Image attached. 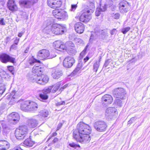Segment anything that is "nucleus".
<instances>
[{
	"instance_id": "nucleus-1",
	"label": "nucleus",
	"mask_w": 150,
	"mask_h": 150,
	"mask_svg": "<svg viewBox=\"0 0 150 150\" xmlns=\"http://www.w3.org/2000/svg\"><path fill=\"white\" fill-rule=\"evenodd\" d=\"M43 70L41 66L35 65L32 69V74L30 75L29 80L41 85L47 83L49 79L48 77L44 75H40Z\"/></svg>"
},
{
	"instance_id": "nucleus-2",
	"label": "nucleus",
	"mask_w": 150,
	"mask_h": 150,
	"mask_svg": "<svg viewBox=\"0 0 150 150\" xmlns=\"http://www.w3.org/2000/svg\"><path fill=\"white\" fill-rule=\"evenodd\" d=\"M91 128L88 125L83 122H79L77 126L76 129L74 130L73 136L74 138L82 134H90Z\"/></svg>"
},
{
	"instance_id": "nucleus-3",
	"label": "nucleus",
	"mask_w": 150,
	"mask_h": 150,
	"mask_svg": "<svg viewBox=\"0 0 150 150\" xmlns=\"http://www.w3.org/2000/svg\"><path fill=\"white\" fill-rule=\"evenodd\" d=\"M95 9V6L93 3H91L89 6L84 12L80 16L79 20L80 21L84 22L87 23L91 18V14L93 13Z\"/></svg>"
},
{
	"instance_id": "nucleus-4",
	"label": "nucleus",
	"mask_w": 150,
	"mask_h": 150,
	"mask_svg": "<svg viewBox=\"0 0 150 150\" xmlns=\"http://www.w3.org/2000/svg\"><path fill=\"white\" fill-rule=\"evenodd\" d=\"M38 107V104L35 102L27 101L24 102L21 105V109L25 112L30 111L33 112L37 110Z\"/></svg>"
},
{
	"instance_id": "nucleus-5",
	"label": "nucleus",
	"mask_w": 150,
	"mask_h": 150,
	"mask_svg": "<svg viewBox=\"0 0 150 150\" xmlns=\"http://www.w3.org/2000/svg\"><path fill=\"white\" fill-rule=\"evenodd\" d=\"M28 132V128L25 125H22L17 128L15 131V135L17 139L22 140L25 137Z\"/></svg>"
},
{
	"instance_id": "nucleus-6",
	"label": "nucleus",
	"mask_w": 150,
	"mask_h": 150,
	"mask_svg": "<svg viewBox=\"0 0 150 150\" xmlns=\"http://www.w3.org/2000/svg\"><path fill=\"white\" fill-rule=\"evenodd\" d=\"M66 29L65 27L57 23L52 24L51 26V28L49 30V31H51L54 34L60 35L63 34Z\"/></svg>"
},
{
	"instance_id": "nucleus-7",
	"label": "nucleus",
	"mask_w": 150,
	"mask_h": 150,
	"mask_svg": "<svg viewBox=\"0 0 150 150\" xmlns=\"http://www.w3.org/2000/svg\"><path fill=\"white\" fill-rule=\"evenodd\" d=\"M107 124L102 120L97 121L93 124L94 128L99 132H103L105 131L107 127Z\"/></svg>"
},
{
	"instance_id": "nucleus-8",
	"label": "nucleus",
	"mask_w": 150,
	"mask_h": 150,
	"mask_svg": "<svg viewBox=\"0 0 150 150\" xmlns=\"http://www.w3.org/2000/svg\"><path fill=\"white\" fill-rule=\"evenodd\" d=\"M114 97L124 99L126 93L125 91L123 88H118L114 89L112 92Z\"/></svg>"
},
{
	"instance_id": "nucleus-9",
	"label": "nucleus",
	"mask_w": 150,
	"mask_h": 150,
	"mask_svg": "<svg viewBox=\"0 0 150 150\" xmlns=\"http://www.w3.org/2000/svg\"><path fill=\"white\" fill-rule=\"evenodd\" d=\"M15 58L6 53H2L0 55V60L4 63H6L9 62L14 63L15 62Z\"/></svg>"
},
{
	"instance_id": "nucleus-10",
	"label": "nucleus",
	"mask_w": 150,
	"mask_h": 150,
	"mask_svg": "<svg viewBox=\"0 0 150 150\" xmlns=\"http://www.w3.org/2000/svg\"><path fill=\"white\" fill-rule=\"evenodd\" d=\"M119 9L120 11L124 13L127 12L130 8V4L126 1H123L119 4Z\"/></svg>"
},
{
	"instance_id": "nucleus-11",
	"label": "nucleus",
	"mask_w": 150,
	"mask_h": 150,
	"mask_svg": "<svg viewBox=\"0 0 150 150\" xmlns=\"http://www.w3.org/2000/svg\"><path fill=\"white\" fill-rule=\"evenodd\" d=\"M90 134H82L76 137V138H74L77 142L82 143H88L91 140V137L89 135Z\"/></svg>"
},
{
	"instance_id": "nucleus-12",
	"label": "nucleus",
	"mask_w": 150,
	"mask_h": 150,
	"mask_svg": "<svg viewBox=\"0 0 150 150\" xmlns=\"http://www.w3.org/2000/svg\"><path fill=\"white\" fill-rule=\"evenodd\" d=\"M113 99L112 96L106 94L103 96L101 98V103L103 106H106L111 104Z\"/></svg>"
},
{
	"instance_id": "nucleus-13",
	"label": "nucleus",
	"mask_w": 150,
	"mask_h": 150,
	"mask_svg": "<svg viewBox=\"0 0 150 150\" xmlns=\"http://www.w3.org/2000/svg\"><path fill=\"white\" fill-rule=\"evenodd\" d=\"M47 4L51 8H56L61 6L62 2L61 0H47Z\"/></svg>"
},
{
	"instance_id": "nucleus-14",
	"label": "nucleus",
	"mask_w": 150,
	"mask_h": 150,
	"mask_svg": "<svg viewBox=\"0 0 150 150\" xmlns=\"http://www.w3.org/2000/svg\"><path fill=\"white\" fill-rule=\"evenodd\" d=\"M75 62L74 59L71 57H67L65 58L63 62V65L64 67L70 68Z\"/></svg>"
},
{
	"instance_id": "nucleus-15",
	"label": "nucleus",
	"mask_w": 150,
	"mask_h": 150,
	"mask_svg": "<svg viewBox=\"0 0 150 150\" xmlns=\"http://www.w3.org/2000/svg\"><path fill=\"white\" fill-rule=\"evenodd\" d=\"M8 119L9 121L15 124L18 122L20 117L18 113L12 112L8 116Z\"/></svg>"
},
{
	"instance_id": "nucleus-16",
	"label": "nucleus",
	"mask_w": 150,
	"mask_h": 150,
	"mask_svg": "<svg viewBox=\"0 0 150 150\" xmlns=\"http://www.w3.org/2000/svg\"><path fill=\"white\" fill-rule=\"evenodd\" d=\"M49 50L43 49L40 50L37 54V57L41 60L48 59L49 55Z\"/></svg>"
},
{
	"instance_id": "nucleus-17",
	"label": "nucleus",
	"mask_w": 150,
	"mask_h": 150,
	"mask_svg": "<svg viewBox=\"0 0 150 150\" xmlns=\"http://www.w3.org/2000/svg\"><path fill=\"white\" fill-rule=\"evenodd\" d=\"M35 3V0H20L19 3L22 6L30 8Z\"/></svg>"
},
{
	"instance_id": "nucleus-18",
	"label": "nucleus",
	"mask_w": 150,
	"mask_h": 150,
	"mask_svg": "<svg viewBox=\"0 0 150 150\" xmlns=\"http://www.w3.org/2000/svg\"><path fill=\"white\" fill-rule=\"evenodd\" d=\"M116 109L113 107H109L106 110L105 115L108 119H112L113 116L117 114Z\"/></svg>"
},
{
	"instance_id": "nucleus-19",
	"label": "nucleus",
	"mask_w": 150,
	"mask_h": 150,
	"mask_svg": "<svg viewBox=\"0 0 150 150\" xmlns=\"http://www.w3.org/2000/svg\"><path fill=\"white\" fill-rule=\"evenodd\" d=\"M21 95H18V92H16L15 91H13L10 94L7 96L8 98H11V100L9 103L10 105H13L16 101L14 100L17 98L18 96H19Z\"/></svg>"
},
{
	"instance_id": "nucleus-20",
	"label": "nucleus",
	"mask_w": 150,
	"mask_h": 150,
	"mask_svg": "<svg viewBox=\"0 0 150 150\" xmlns=\"http://www.w3.org/2000/svg\"><path fill=\"white\" fill-rule=\"evenodd\" d=\"M63 74L61 70L57 68H53L52 72V75L54 79H58Z\"/></svg>"
},
{
	"instance_id": "nucleus-21",
	"label": "nucleus",
	"mask_w": 150,
	"mask_h": 150,
	"mask_svg": "<svg viewBox=\"0 0 150 150\" xmlns=\"http://www.w3.org/2000/svg\"><path fill=\"white\" fill-rule=\"evenodd\" d=\"M74 27L76 31L79 34L82 33L84 30V25L81 22L76 23L74 25Z\"/></svg>"
},
{
	"instance_id": "nucleus-22",
	"label": "nucleus",
	"mask_w": 150,
	"mask_h": 150,
	"mask_svg": "<svg viewBox=\"0 0 150 150\" xmlns=\"http://www.w3.org/2000/svg\"><path fill=\"white\" fill-rule=\"evenodd\" d=\"M53 46L55 49L59 51L65 50V45L63 44L62 42L60 41L57 40L55 41L53 43Z\"/></svg>"
},
{
	"instance_id": "nucleus-23",
	"label": "nucleus",
	"mask_w": 150,
	"mask_h": 150,
	"mask_svg": "<svg viewBox=\"0 0 150 150\" xmlns=\"http://www.w3.org/2000/svg\"><path fill=\"white\" fill-rule=\"evenodd\" d=\"M7 6L9 9L12 11H16L17 9V6L14 0H9L7 3Z\"/></svg>"
},
{
	"instance_id": "nucleus-24",
	"label": "nucleus",
	"mask_w": 150,
	"mask_h": 150,
	"mask_svg": "<svg viewBox=\"0 0 150 150\" xmlns=\"http://www.w3.org/2000/svg\"><path fill=\"white\" fill-rule=\"evenodd\" d=\"M107 9V6L106 4L102 5L100 4V6L97 7L96 10L95 14L96 16H98L100 15L102 12H104Z\"/></svg>"
},
{
	"instance_id": "nucleus-25",
	"label": "nucleus",
	"mask_w": 150,
	"mask_h": 150,
	"mask_svg": "<svg viewBox=\"0 0 150 150\" xmlns=\"http://www.w3.org/2000/svg\"><path fill=\"white\" fill-rule=\"evenodd\" d=\"M27 123L28 126L31 128H34L37 126L38 121L34 119H29L27 120Z\"/></svg>"
},
{
	"instance_id": "nucleus-26",
	"label": "nucleus",
	"mask_w": 150,
	"mask_h": 150,
	"mask_svg": "<svg viewBox=\"0 0 150 150\" xmlns=\"http://www.w3.org/2000/svg\"><path fill=\"white\" fill-rule=\"evenodd\" d=\"M9 143L6 141H0V150H6L9 147Z\"/></svg>"
},
{
	"instance_id": "nucleus-27",
	"label": "nucleus",
	"mask_w": 150,
	"mask_h": 150,
	"mask_svg": "<svg viewBox=\"0 0 150 150\" xmlns=\"http://www.w3.org/2000/svg\"><path fill=\"white\" fill-rule=\"evenodd\" d=\"M59 14V19L64 20L67 19L68 18V15L67 12L63 10L62 9Z\"/></svg>"
},
{
	"instance_id": "nucleus-28",
	"label": "nucleus",
	"mask_w": 150,
	"mask_h": 150,
	"mask_svg": "<svg viewBox=\"0 0 150 150\" xmlns=\"http://www.w3.org/2000/svg\"><path fill=\"white\" fill-rule=\"evenodd\" d=\"M30 136L29 138H27L24 141L23 144L25 146L30 147L32 146L34 144V142L30 139Z\"/></svg>"
},
{
	"instance_id": "nucleus-29",
	"label": "nucleus",
	"mask_w": 150,
	"mask_h": 150,
	"mask_svg": "<svg viewBox=\"0 0 150 150\" xmlns=\"http://www.w3.org/2000/svg\"><path fill=\"white\" fill-rule=\"evenodd\" d=\"M65 50H66L69 48L75 47L74 44L71 41H69L67 42L65 45Z\"/></svg>"
},
{
	"instance_id": "nucleus-30",
	"label": "nucleus",
	"mask_w": 150,
	"mask_h": 150,
	"mask_svg": "<svg viewBox=\"0 0 150 150\" xmlns=\"http://www.w3.org/2000/svg\"><path fill=\"white\" fill-rule=\"evenodd\" d=\"M62 9H56L53 10L52 12V13L53 16L55 17V18L59 19V13H60V11Z\"/></svg>"
},
{
	"instance_id": "nucleus-31",
	"label": "nucleus",
	"mask_w": 150,
	"mask_h": 150,
	"mask_svg": "<svg viewBox=\"0 0 150 150\" xmlns=\"http://www.w3.org/2000/svg\"><path fill=\"white\" fill-rule=\"evenodd\" d=\"M67 53L70 55H74L76 53V51L74 48H72L66 50Z\"/></svg>"
},
{
	"instance_id": "nucleus-32",
	"label": "nucleus",
	"mask_w": 150,
	"mask_h": 150,
	"mask_svg": "<svg viewBox=\"0 0 150 150\" xmlns=\"http://www.w3.org/2000/svg\"><path fill=\"white\" fill-rule=\"evenodd\" d=\"M49 55L48 59H52L55 57L56 56V50H53L51 51L50 52L49 51Z\"/></svg>"
},
{
	"instance_id": "nucleus-33",
	"label": "nucleus",
	"mask_w": 150,
	"mask_h": 150,
	"mask_svg": "<svg viewBox=\"0 0 150 150\" xmlns=\"http://www.w3.org/2000/svg\"><path fill=\"white\" fill-rule=\"evenodd\" d=\"M49 114V112L46 110H44L41 111L40 112V114L38 115H40L44 117H47L48 116Z\"/></svg>"
},
{
	"instance_id": "nucleus-34",
	"label": "nucleus",
	"mask_w": 150,
	"mask_h": 150,
	"mask_svg": "<svg viewBox=\"0 0 150 150\" xmlns=\"http://www.w3.org/2000/svg\"><path fill=\"white\" fill-rule=\"evenodd\" d=\"M100 63L99 61H96L93 65V70L96 72L99 68Z\"/></svg>"
},
{
	"instance_id": "nucleus-35",
	"label": "nucleus",
	"mask_w": 150,
	"mask_h": 150,
	"mask_svg": "<svg viewBox=\"0 0 150 150\" xmlns=\"http://www.w3.org/2000/svg\"><path fill=\"white\" fill-rule=\"evenodd\" d=\"M61 85L60 82H59L57 83L53 89L52 92V93H54L59 89Z\"/></svg>"
},
{
	"instance_id": "nucleus-36",
	"label": "nucleus",
	"mask_w": 150,
	"mask_h": 150,
	"mask_svg": "<svg viewBox=\"0 0 150 150\" xmlns=\"http://www.w3.org/2000/svg\"><path fill=\"white\" fill-rule=\"evenodd\" d=\"M52 88V86H50L47 88H45L42 90V93L47 95V94L50 93L51 91Z\"/></svg>"
},
{
	"instance_id": "nucleus-37",
	"label": "nucleus",
	"mask_w": 150,
	"mask_h": 150,
	"mask_svg": "<svg viewBox=\"0 0 150 150\" xmlns=\"http://www.w3.org/2000/svg\"><path fill=\"white\" fill-rule=\"evenodd\" d=\"M37 61H39L37 59H34L33 57H31L29 60V63L31 65H33L34 64L37 62Z\"/></svg>"
},
{
	"instance_id": "nucleus-38",
	"label": "nucleus",
	"mask_w": 150,
	"mask_h": 150,
	"mask_svg": "<svg viewBox=\"0 0 150 150\" xmlns=\"http://www.w3.org/2000/svg\"><path fill=\"white\" fill-rule=\"evenodd\" d=\"M115 105H116L119 107H121L122 106V101L119 99H116L114 102Z\"/></svg>"
},
{
	"instance_id": "nucleus-39",
	"label": "nucleus",
	"mask_w": 150,
	"mask_h": 150,
	"mask_svg": "<svg viewBox=\"0 0 150 150\" xmlns=\"http://www.w3.org/2000/svg\"><path fill=\"white\" fill-rule=\"evenodd\" d=\"M39 97L42 100H46L48 99V96L47 95L42 93L40 94Z\"/></svg>"
},
{
	"instance_id": "nucleus-40",
	"label": "nucleus",
	"mask_w": 150,
	"mask_h": 150,
	"mask_svg": "<svg viewBox=\"0 0 150 150\" xmlns=\"http://www.w3.org/2000/svg\"><path fill=\"white\" fill-rule=\"evenodd\" d=\"M47 27L45 28L46 30H47L49 28H51V24H52V21L50 20H47L46 21Z\"/></svg>"
},
{
	"instance_id": "nucleus-41",
	"label": "nucleus",
	"mask_w": 150,
	"mask_h": 150,
	"mask_svg": "<svg viewBox=\"0 0 150 150\" xmlns=\"http://www.w3.org/2000/svg\"><path fill=\"white\" fill-rule=\"evenodd\" d=\"M130 29V28L129 27L123 28L122 29L121 31L123 34H125Z\"/></svg>"
},
{
	"instance_id": "nucleus-42",
	"label": "nucleus",
	"mask_w": 150,
	"mask_h": 150,
	"mask_svg": "<svg viewBox=\"0 0 150 150\" xmlns=\"http://www.w3.org/2000/svg\"><path fill=\"white\" fill-rule=\"evenodd\" d=\"M74 40L76 43L78 44H82L83 43V40L79 38H75L74 39Z\"/></svg>"
},
{
	"instance_id": "nucleus-43",
	"label": "nucleus",
	"mask_w": 150,
	"mask_h": 150,
	"mask_svg": "<svg viewBox=\"0 0 150 150\" xmlns=\"http://www.w3.org/2000/svg\"><path fill=\"white\" fill-rule=\"evenodd\" d=\"M81 68V65L80 64H79L78 65H77L76 68L75 69L74 71L73 72L74 73H76L77 72H78L79 70H80Z\"/></svg>"
},
{
	"instance_id": "nucleus-44",
	"label": "nucleus",
	"mask_w": 150,
	"mask_h": 150,
	"mask_svg": "<svg viewBox=\"0 0 150 150\" xmlns=\"http://www.w3.org/2000/svg\"><path fill=\"white\" fill-rule=\"evenodd\" d=\"M69 146L70 147L75 148V149H76L77 147H80V146L79 145L75 144L73 143H69Z\"/></svg>"
},
{
	"instance_id": "nucleus-45",
	"label": "nucleus",
	"mask_w": 150,
	"mask_h": 150,
	"mask_svg": "<svg viewBox=\"0 0 150 150\" xmlns=\"http://www.w3.org/2000/svg\"><path fill=\"white\" fill-rule=\"evenodd\" d=\"M7 69L13 74H14V68L13 66H7Z\"/></svg>"
},
{
	"instance_id": "nucleus-46",
	"label": "nucleus",
	"mask_w": 150,
	"mask_h": 150,
	"mask_svg": "<svg viewBox=\"0 0 150 150\" xmlns=\"http://www.w3.org/2000/svg\"><path fill=\"white\" fill-rule=\"evenodd\" d=\"M77 7V6L76 5H71V8L69 10V11H74L75 10Z\"/></svg>"
},
{
	"instance_id": "nucleus-47",
	"label": "nucleus",
	"mask_w": 150,
	"mask_h": 150,
	"mask_svg": "<svg viewBox=\"0 0 150 150\" xmlns=\"http://www.w3.org/2000/svg\"><path fill=\"white\" fill-rule=\"evenodd\" d=\"M88 45H87L84 49V50L83 51L80 53V55L83 56V55L85 54L87 50V48L88 47Z\"/></svg>"
},
{
	"instance_id": "nucleus-48",
	"label": "nucleus",
	"mask_w": 150,
	"mask_h": 150,
	"mask_svg": "<svg viewBox=\"0 0 150 150\" xmlns=\"http://www.w3.org/2000/svg\"><path fill=\"white\" fill-rule=\"evenodd\" d=\"M135 120V117H133L131 118L130 119L128 122V125L131 124L132 123L134 122Z\"/></svg>"
},
{
	"instance_id": "nucleus-49",
	"label": "nucleus",
	"mask_w": 150,
	"mask_h": 150,
	"mask_svg": "<svg viewBox=\"0 0 150 150\" xmlns=\"http://www.w3.org/2000/svg\"><path fill=\"white\" fill-rule=\"evenodd\" d=\"M112 16L115 19H118L120 17V15L119 13H117L115 14H113V15Z\"/></svg>"
},
{
	"instance_id": "nucleus-50",
	"label": "nucleus",
	"mask_w": 150,
	"mask_h": 150,
	"mask_svg": "<svg viewBox=\"0 0 150 150\" xmlns=\"http://www.w3.org/2000/svg\"><path fill=\"white\" fill-rule=\"evenodd\" d=\"M4 18H1L0 19V24L2 25H5L6 24L4 22Z\"/></svg>"
},
{
	"instance_id": "nucleus-51",
	"label": "nucleus",
	"mask_w": 150,
	"mask_h": 150,
	"mask_svg": "<svg viewBox=\"0 0 150 150\" xmlns=\"http://www.w3.org/2000/svg\"><path fill=\"white\" fill-rule=\"evenodd\" d=\"M65 103L64 101H63L61 102H57L56 103V105L57 106H60L61 105H64L65 104Z\"/></svg>"
},
{
	"instance_id": "nucleus-52",
	"label": "nucleus",
	"mask_w": 150,
	"mask_h": 150,
	"mask_svg": "<svg viewBox=\"0 0 150 150\" xmlns=\"http://www.w3.org/2000/svg\"><path fill=\"white\" fill-rule=\"evenodd\" d=\"M68 84H67L64 85L63 86H62V87H61L60 89L59 90V91L60 92H61L65 88L67 87L68 86Z\"/></svg>"
},
{
	"instance_id": "nucleus-53",
	"label": "nucleus",
	"mask_w": 150,
	"mask_h": 150,
	"mask_svg": "<svg viewBox=\"0 0 150 150\" xmlns=\"http://www.w3.org/2000/svg\"><path fill=\"white\" fill-rule=\"evenodd\" d=\"M110 59H108L105 61V63L104 64L103 66L105 67H107L108 66L110 62H109Z\"/></svg>"
},
{
	"instance_id": "nucleus-54",
	"label": "nucleus",
	"mask_w": 150,
	"mask_h": 150,
	"mask_svg": "<svg viewBox=\"0 0 150 150\" xmlns=\"http://www.w3.org/2000/svg\"><path fill=\"white\" fill-rule=\"evenodd\" d=\"M17 44H13L11 46L10 49L15 50L17 48Z\"/></svg>"
},
{
	"instance_id": "nucleus-55",
	"label": "nucleus",
	"mask_w": 150,
	"mask_h": 150,
	"mask_svg": "<svg viewBox=\"0 0 150 150\" xmlns=\"http://www.w3.org/2000/svg\"><path fill=\"white\" fill-rule=\"evenodd\" d=\"M116 29H114L110 31V33L111 35H114L117 33Z\"/></svg>"
},
{
	"instance_id": "nucleus-56",
	"label": "nucleus",
	"mask_w": 150,
	"mask_h": 150,
	"mask_svg": "<svg viewBox=\"0 0 150 150\" xmlns=\"http://www.w3.org/2000/svg\"><path fill=\"white\" fill-rule=\"evenodd\" d=\"M62 124L61 123H59L57 126V131L59 130L62 127Z\"/></svg>"
},
{
	"instance_id": "nucleus-57",
	"label": "nucleus",
	"mask_w": 150,
	"mask_h": 150,
	"mask_svg": "<svg viewBox=\"0 0 150 150\" xmlns=\"http://www.w3.org/2000/svg\"><path fill=\"white\" fill-rule=\"evenodd\" d=\"M19 39L16 38V39L14 40V42L15 44H16L18 45L19 41Z\"/></svg>"
},
{
	"instance_id": "nucleus-58",
	"label": "nucleus",
	"mask_w": 150,
	"mask_h": 150,
	"mask_svg": "<svg viewBox=\"0 0 150 150\" xmlns=\"http://www.w3.org/2000/svg\"><path fill=\"white\" fill-rule=\"evenodd\" d=\"M4 89L3 87H0V94H2L4 91Z\"/></svg>"
},
{
	"instance_id": "nucleus-59",
	"label": "nucleus",
	"mask_w": 150,
	"mask_h": 150,
	"mask_svg": "<svg viewBox=\"0 0 150 150\" xmlns=\"http://www.w3.org/2000/svg\"><path fill=\"white\" fill-rule=\"evenodd\" d=\"M2 124L3 125L2 127L4 129H6L8 128V125H7L6 124H4V125L2 123Z\"/></svg>"
},
{
	"instance_id": "nucleus-60",
	"label": "nucleus",
	"mask_w": 150,
	"mask_h": 150,
	"mask_svg": "<svg viewBox=\"0 0 150 150\" xmlns=\"http://www.w3.org/2000/svg\"><path fill=\"white\" fill-rule=\"evenodd\" d=\"M58 139L57 137H55L54 139L52 141V143H55L58 141Z\"/></svg>"
},
{
	"instance_id": "nucleus-61",
	"label": "nucleus",
	"mask_w": 150,
	"mask_h": 150,
	"mask_svg": "<svg viewBox=\"0 0 150 150\" xmlns=\"http://www.w3.org/2000/svg\"><path fill=\"white\" fill-rule=\"evenodd\" d=\"M24 31H22L18 34V36L19 37H21L22 36V35L24 34Z\"/></svg>"
},
{
	"instance_id": "nucleus-62",
	"label": "nucleus",
	"mask_w": 150,
	"mask_h": 150,
	"mask_svg": "<svg viewBox=\"0 0 150 150\" xmlns=\"http://www.w3.org/2000/svg\"><path fill=\"white\" fill-rule=\"evenodd\" d=\"M89 59V57L88 56H87L84 59V60L85 62H87Z\"/></svg>"
},
{
	"instance_id": "nucleus-63",
	"label": "nucleus",
	"mask_w": 150,
	"mask_h": 150,
	"mask_svg": "<svg viewBox=\"0 0 150 150\" xmlns=\"http://www.w3.org/2000/svg\"><path fill=\"white\" fill-rule=\"evenodd\" d=\"M57 133L56 132H54L52 133V137H53L57 135Z\"/></svg>"
},
{
	"instance_id": "nucleus-64",
	"label": "nucleus",
	"mask_w": 150,
	"mask_h": 150,
	"mask_svg": "<svg viewBox=\"0 0 150 150\" xmlns=\"http://www.w3.org/2000/svg\"><path fill=\"white\" fill-rule=\"evenodd\" d=\"M29 50V48H28V47L27 48H26V50L24 52L25 53H27L28 52V51Z\"/></svg>"
}]
</instances>
